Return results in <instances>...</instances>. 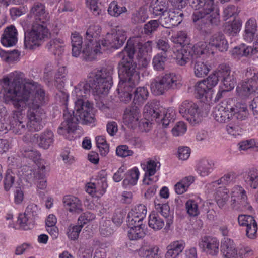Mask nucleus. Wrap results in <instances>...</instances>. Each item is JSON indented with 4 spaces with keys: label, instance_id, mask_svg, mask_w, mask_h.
Returning a JSON list of instances; mask_svg holds the SVG:
<instances>
[{
    "label": "nucleus",
    "instance_id": "nucleus-1",
    "mask_svg": "<svg viewBox=\"0 0 258 258\" xmlns=\"http://www.w3.org/2000/svg\"><path fill=\"white\" fill-rule=\"evenodd\" d=\"M9 87L16 101H24L28 107V118L42 120L45 113L41 106L45 103L46 97L39 84L34 82L23 84L17 79L11 82L9 79Z\"/></svg>",
    "mask_w": 258,
    "mask_h": 258
},
{
    "label": "nucleus",
    "instance_id": "nucleus-2",
    "mask_svg": "<svg viewBox=\"0 0 258 258\" xmlns=\"http://www.w3.org/2000/svg\"><path fill=\"white\" fill-rule=\"evenodd\" d=\"M113 71L111 67L93 70L88 74L87 81L81 82L75 87L73 95L77 99H85L91 90L98 95H107L112 86Z\"/></svg>",
    "mask_w": 258,
    "mask_h": 258
},
{
    "label": "nucleus",
    "instance_id": "nucleus-3",
    "mask_svg": "<svg viewBox=\"0 0 258 258\" xmlns=\"http://www.w3.org/2000/svg\"><path fill=\"white\" fill-rule=\"evenodd\" d=\"M0 94L3 96L4 101L6 104H12L16 109L13 111V116L9 126L16 134L20 135L26 131V123L24 121L26 105L24 101H16L9 87V78L6 77L0 82Z\"/></svg>",
    "mask_w": 258,
    "mask_h": 258
},
{
    "label": "nucleus",
    "instance_id": "nucleus-4",
    "mask_svg": "<svg viewBox=\"0 0 258 258\" xmlns=\"http://www.w3.org/2000/svg\"><path fill=\"white\" fill-rule=\"evenodd\" d=\"M195 5L196 9L194 12L192 19L194 23H197L200 29L206 31V29L210 25H218L220 22L219 14L217 10L214 12V0H196L192 2V6Z\"/></svg>",
    "mask_w": 258,
    "mask_h": 258
},
{
    "label": "nucleus",
    "instance_id": "nucleus-5",
    "mask_svg": "<svg viewBox=\"0 0 258 258\" xmlns=\"http://www.w3.org/2000/svg\"><path fill=\"white\" fill-rule=\"evenodd\" d=\"M101 31L99 25H90L86 32V40L83 49L84 59L87 61L95 59L96 55L102 53L101 41L98 40Z\"/></svg>",
    "mask_w": 258,
    "mask_h": 258
},
{
    "label": "nucleus",
    "instance_id": "nucleus-6",
    "mask_svg": "<svg viewBox=\"0 0 258 258\" xmlns=\"http://www.w3.org/2000/svg\"><path fill=\"white\" fill-rule=\"evenodd\" d=\"M181 84L178 76L173 73H166L156 77L151 83V90L156 96L163 95L168 91L180 88Z\"/></svg>",
    "mask_w": 258,
    "mask_h": 258
},
{
    "label": "nucleus",
    "instance_id": "nucleus-7",
    "mask_svg": "<svg viewBox=\"0 0 258 258\" xmlns=\"http://www.w3.org/2000/svg\"><path fill=\"white\" fill-rule=\"evenodd\" d=\"M209 48L205 42H199L195 45L184 44L181 49L175 53V59L176 63L181 66H184L190 58L192 59L200 55L207 54Z\"/></svg>",
    "mask_w": 258,
    "mask_h": 258
},
{
    "label": "nucleus",
    "instance_id": "nucleus-8",
    "mask_svg": "<svg viewBox=\"0 0 258 258\" xmlns=\"http://www.w3.org/2000/svg\"><path fill=\"white\" fill-rule=\"evenodd\" d=\"M50 35L46 25L34 23L30 30L25 32L24 45L26 48L32 49L40 45V43Z\"/></svg>",
    "mask_w": 258,
    "mask_h": 258
},
{
    "label": "nucleus",
    "instance_id": "nucleus-9",
    "mask_svg": "<svg viewBox=\"0 0 258 258\" xmlns=\"http://www.w3.org/2000/svg\"><path fill=\"white\" fill-rule=\"evenodd\" d=\"M119 56L122 57L118 65L119 82L136 84L139 79L138 72L136 71V62L134 61V59H130L127 56L126 57V54L122 52Z\"/></svg>",
    "mask_w": 258,
    "mask_h": 258
},
{
    "label": "nucleus",
    "instance_id": "nucleus-10",
    "mask_svg": "<svg viewBox=\"0 0 258 258\" xmlns=\"http://www.w3.org/2000/svg\"><path fill=\"white\" fill-rule=\"evenodd\" d=\"M144 113L146 117H151L152 118L160 119L162 125L166 128L173 122L174 115L170 113V110H166L160 105L159 101L153 100L148 103L144 106Z\"/></svg>",
    "mask_w": 258,
    "mask_h": 258
},
{
    "label": "nucleus",
    "instance_id": "nucleus-11",
    "mask_svg": "<svg viewBox=\"0 0 258 258\" xmlns=\"http://www.w3.org/2000/svg\"><path fill=\"white\" fill-rule=\"evenodd\" d=\"M93 104L85 99H77L75 102L74 109L72 111V118L78 119V123L90 124L95 121L93 112Z\"/></svg>",
    "mask_w": 258,
    "mask_h": 258
},
{
    "label": "nucleus",
    "instance_id": "nucleus-12",
    "mask_svg": "<svg viewBox=\"0 0 258 258\" xmlns=\"http://www.w3.org/2000/svg\"><path fill=\"white\" fill-rule=\"evenodd\" d=\"M123 121L124 124L128 128L135 130L138 127L142 130L145 125H148V122L142 120L141 113L139 105L132 103L128 106L124 110L123 113Z\"/></svg>",
    "mask_w": 258,
    "mask_h": 258
},
{
    "label": "nucleus",
    "instance_id": "nucleus-13",
    "mask_svg": "<svg viewBox=\"0 0 258 258\" xmlns=\"http://www.w3.org/2000/svg\"><path fill=\"white\" fill-rule=\"evenodd\" d=\"M215 77L212 78L211 74L206 79L198 82L195 85V94L196 98L201 99L203 102L211 100L213 88L216 85Z\"/></svg>",
    "mask_w": 258,
    "mask_h": 258
},
{
    "label": "nucleus",
    "instance_id": "nucleus-14",
    "mask_svg": "<svg viewBox=\"0 0 258 258\" xmlns=\"http://www.w3.org/2000/svg\"><path fill=\"white\" fill-rule=\"evenodd\" d=\"M125 31L119 26L112 29L107 33L106 39L101 40V49L105 50L108 47L118 49L121 47L126 40Z\"/></svg>",
    "mask_w": 258,
    "mask_h": 258
},
{
    "label": "nucleus",
    "instance_id": "nucleus-15",
    "mask_svg": "<svg viewBox=\"0 0 258 258\" xmlns=\"http://www.w3.org/2000/svg\"><path fill=\"white\" fill-rule=\"evenodd\" d=\"M212 78L215 77L216 85L221 80L225 87L226 91L232 90L236 85V80L233 73H232L230 67L225 64L219 66L217 70L211 74Z\"/></svg>",
    "mask_w": 258,
    "mask_h": 258
},
{
    "label": "nucleus",
    "instance_id": "nucleus-16",
    "mask_svg": "<svg viewBox=\"0 0 258 258\" xmlns=\"http://www.w3.org/2000/svg\"><path fill=\"white\" fill-rule=\"evenodd\" d=\"M179 111L182 117L191 124H197L201 120L199 106L192 101L183 102L179 106Z\"/></svg>",
    "mask_w": 258,
    "mask_h": 258
},
{
    "label": "nucleus",
    "instance_id": "nucleus-17",
    "mask_svg": "<svg viewBox=\"0 0 258 258\" xmlns=\"http://www.w3.org/2000/svg\"><path fill=\"white\" fill-rule=\"evenodd\" d=\"M234 108L230 105L227 101H224L217 105L212 112L213 117L218 122L227 123L232 119V111Z\"/></svg>",
    "mask_w": 258,
    "mask_h": 258
},
{
    "label": "nucleus",
    "instance_id": "nucleus-18",
    "mask_svg": "<svg viewBox=\"0 0 258 258\" xmlns=\"http://www.w3.org/2000/svg\"><path fill=\"white\" fill-rule=\"evenodd\" d=\"M64 121L58 128L57 132L59 135H63L66 139L72 140L73 136L70 135L74 132L77 128L78 119L72 118V115L68 111H64Z\"/></svg>",
    "mask_w": 258,
    "mask_h": 258
},
{
    "label": "nucleus",
    "instance_id": "nucleus-19",
    "mask_svg": "<svg viewBox=\"0 0 258 258\" xmlns=\"http://www.w3.org/2000/svg\"><path fill=\"white\" fill-rule=\"evenodd\" d=\"M247 199L244 189L239 186H236L231 192V206L232 208L242 207L244 210L251 211L252 208L247 202Z\"/></svg>",
    "mask_w": 258,
    "mask_h": 258
},
{
    "label": "nucleus",
    "instance_id": "nucleus-20",
    "mask_svg": "<svg viewBox=\"0 0 258 258\" xmlns=\"http://www.w3.org/2000/svg\"><path fill=\"white\" fill-rule=\"evenodd\" d=\"M142 42L136 39H129L126 46L122 53L126 54V56L130 59H134V56L136 55L137 58L143 57L148 53L146 50L143 49Z\"/></svg>",
    "mask_w": 258,
    "mask_h": 258
},
{
    "label": "nucleus",
    "instance_id": "nucleus-21",
    "mask_svg": "<svg viewBox=\"0 0 258 258\" xmlns=\"http://www.w3.org/2000/svg\"><path fill=\"white\" fill-rule=\"evenodd\" d=\"M30 14L34 17V23L45 24L49 21L48 13L45 10V6L40 2H35L31 7Z\"/></svg>",
    "mask_w": 258,
    "mask_h": 258
},
{
    "label": "nucleus",
    "instance_id": "nucleus-22",
    "mask_svg": "<svg viewBox=\"0 0 258 258\" xmlns=\"http://www.w3.org/2000/svg\"><path fill=\"white\" fill-rule=\"evenodd\" d=\"M199 244L207 254L216 256L219 252V242L216 238L204 236L199 242Z\"/></svg>",
    "mask_w": 258,
    "mask_h": 258
},
{
    "label": "nucleus",
    "instance_id": "nucleus-23",
    "mask_svg": "<svg viewBox=\"0 0 258 258\" xmlns=\"http://www.w3.org/2000/svg\"><path fill=\"white\" fill-rule=\"evenodd\" d=\"M17 30L14 25L7 27L1 37L2 44L6 47L15 45L17 42Z\"/></svg>",
    "mask_w": 258,
    "mask_h": 258
},
{
    "label": "nucleus",
    "instance_id": "nucleus-24",
    "mask_svg": "<svg viewBox=\"0 0 258 258\" xmlns=\"http://www.w3.org/2000/svg\"><path fill=\"white\" fill-rule=\"evenodd\" d=\"M135 84L127 82H119L117 91L118 97L121 102L126 103L131 101Z\"/></svg>",
    "mask_w": 258,
    "mask_h": 258
},
{
    "label": "nucleus",
    "instance_id": "nucleus-25",
    "mask_svg": "<svg viewBox=\"0 0 258 258\" xmlns=\"http://www.w3.org/2000/svg\"><path fill=\"white\" fill-rule=\"evenodd\" d=\"M191 64L194 68L195 76L199 78L206 76L211 70V66L201 57H197L192 59Z\"/></svg>",
    "mask_w": 258,
    "mask_h": 258
},
{
    "label": "nucleus",
    "instance_id": "nucleus-26",
    "mask_svg": "<svg viewBox=\"0 0 258 258\" xmlns=\"http://www.w3.org/2000/svg\"><path fill=\"white\" fill-rule=\"evenodd\" d=\"M209 44L220 52L228 50V43L224 35L220 32L213 34L209 39Z\"/></svg>",
    "mask_w": 258,
    "mask_h": 258
},
{
    "label": "nucleus",
    "instance_id": "nucleus-27",
    "mask_svg": "<svg viewBox=\"0 0 258 258\" xmlns=\"http://www.w3.org/2000/svg\"><path fill=\"white\" fill-rule=\"evenodd\" d=\"M63 203L70 212L80 213L83 211L82 203L77 197L67 195L63 197Z\"/></svg>",
    "mask_w": 258,
    "mask_h": 258
},
{
    "label": "nucleus",
    "instance_id": "nucleus-28",
    "mask_svg": "<svg viewBox=\"0 0 258 258\" xmlns=\"http://www.w3.org/2000/svg\"><path fill=\"white\" fill-rule=\"evenodd\" d=\"M146 212L145 206L142 205H139L135 209H132L127 215L128 226H134L136 222H138L141 220H144Z\"/></svg>",
    "mask_w": 258,
    "mask_h": 258
},
{
    "label": "nucleus",
    "instance_id": "nucleus-29",
    "mask_svg": "<svg viewBox=\"0 0 258 258\" xmlns=\"http://www.w3.org/2000/svg\"><path fill=\"white\" fill-rule=\"evenodd\" d=\"M185 247V243L182 240H177L171 242L167 246L165 258H176Z\"/></svg>",
    "mask_w": 258,
    "mask_h": 258
},
{
    "label": "nucleus",
    "instance_id": "nucleus-30",
    "mask_svg": "<svg viewBox=\"0 0 258 258\" xmlns=\"http://www.w3.org/2000/svg\"><path fill=\"white\" fill-rule=\"evenodd\" d=\"M243 179L246 184L253 189L258 188V168L252 167L243 173Z\"/></svg>",
    "mask_w": 258,
    "mask_h": 258
},
{
    "label": "nucleus",
    "instance_id": "nucleus-31",
    "mask_svg": "<svg viewBox=\"0 0 258 258\" xmlns=\"http://www.w3.org/2000/svg\"><path fill=\"white\" fill-rule=\"evenodd\" d=\"M257 89V86L254 84L252 80L248 79L243 81L240 86L237 87V92L239 96L246 97L254 93Z\"/></svg>",
    "mask_w": 258,
    "mask_h": 258
},
{
    "label": "nucleus",
    "instance_id": "nucleus-32",
    "mask_svg": "<svg viewBox=\"0 0 258 258\" xmlns=\"http://www.w3.org/2000/svg\"><path fill=\"white\" fill-rule=\"evenodd\" d=\"M221 252L224 258H238V253L233 241L230 239H226L221 245Z\"/></svg>",
    "mask_w": 258,
    "mask_h": 258
},
{
    "label": "nucleus",
    "instance_id": "nucleus-33",
    "mask_svg": "<svg viewBox=\"0 0 258 258\" xmlns=\"http://www.w3.org/2000/svg\"><path fill=\"white\" fill-rule=\"evenodd\" d=\"M257 25L254 18H250L245 23L244 34V39L248 42H252L255 36Z\"/></svg>",
    "mask_w": 258,
    "mask_h": 258
},
{
    "label": "nucleus",
    "instance_id": "nucleus-34",
    "mask_svg": "<svg viewBox=\"0 0 258 258\" xmlns=\"http://www.w3.org/2000/svg\"><path fill=\"white\" fill-rule=\"evenodd\" d=\"M71 44L72 56L77 57L79 56L81 51L83 52V49L85 47L82 46L83 39L79 33L75 32L72 34Z\"/></svg>",
    "mask_w": 258,
    "mask_h": 258
},
{
    "label": "nucleus",
    "instance_id": "nucleus-35",
    "mask_svg": "<svg viewBox=\"0 0 258 258\" xmlns=\"http://www.w3.org/2000/svg\"><path fill=\"white\" fill-rule=\"evenodd\" d=\"M64 47V41L60 38L51 40L46 45L49 51L55 55H60L63 52Z\"/></svg>",
    "mask_w": 258,
    "mask_h": 258
},
{
    "label": "nucleus",
    "instance_id": "nucleus-36",
    "mask_svg": "<svg viewBox=\"0 0 258 258\" xmlns=\"http://www.w3.org/2000/svg\"><path fill=\"white\" fill-rule=\"evenodd\" d=\"M133 103L140 105L147 99L149 95L148 89L145 87H139L133 90Z\"/></svg>",
    "mask_w": 258,
    "mask_h": 258
},
{
    "label": "nucleus",
    "instance_id": "nucleus-37",
    "mask_svg": "<svg viewBox=\"0 0 258 258\" xmlns=\"http://www.w3.org/2000/svg\"><path fill=\"white\" fill-rule=\"evenodd\" d=\"M38 145L44 149H47L54 142V135L51 130H46L38 139Z\"/></svg>",
    "mask_w": 258,
    "mask_h": 258
},
{
    "label": "nucleus",
    "instance_id": "nucleus-38",
    "mask_svg": "<svg viewBox=\"0 0 258 258\" xmlns=\"http://www.w3.org/2000/svg\"><path fill=\"white\" fill-rule=\"evenodd\" d=\"M139 172L137 168H134L128 171L125 174L123 181V185L125 187L133 186L137 184L139 178Z\"/></svg>",
    "mask_w": 258,
    "mask_h": 258
},
{
    "label": "nucleus",
    "instance_id": "nucleus-39",
    "mask_svg": "<svg viewBox=\"0 0 258 258\" xmlns=\"http://www.w3.org/2000/svg\"><path fill=\"white\" fill-rule=\"evenodd\" d=\"M228 192L229 190L224 187H219L216 188L215 199L219 208L223 207L228 201L229 197Z\"/></svg>",
    "mask_w": 258,
    "mask_h": 258
},
{
    "label": "nucleus",
    "instance_id": "nucleus-40",
    "mask_svg": "<svg viewBox=\"0 0 258 258\" xmlns=\"http://www.w3.org/2000/svg\"><path fill=\"white\" fill-rule=\"evenodd\" d=\"M168 60L167 55L165 53H157L153 58L152 65L154 70L157 71H163Z\"/></svg>",
    "mask_w": 258,
    "mask_h": 258
},
{
    "label": "nucleus",
    "instance_id": "nucleus-41",
    "mask_svg": "<svg viewBox=\"0 0 258 258\" xmlns=\"http://www.w3.org/2000/svg\"><path fill=\"white\" fill-rule=\"evenodd\" d=\"M148 16L146 11L143 8H140L132 14L131 21L134 24H139L144 23L148 19Z\"/></svg>",
    "mask_w": 258,
    "mask_h": 258
},
{
    "label": "nucleus",
    "instance_id": "nucleus-42",
    "mask_svg": "<svg viewBox=\"0 0 258 258\" xmlns=\"http://www.w3.org/2000/svg\"><path fill=\"white\" fill-rule=\"evenodd\" d=\"M155 208L166 219L167 226H170L173 222V215L170 212L169 206L166 204H156L155 202Z\"/></svg>",
    "mask_w": 258,
    "mask_h": 258
},
{
    "label": "nucleus",
    "instance_id": "nucleus-43",
    "mask_svg": "<svg viewBox=\"0 0 258 258\" xmlns=\"http://www.w3.org/2000/svg\"><path fill=\"white\" fill-rule=\"evenodd\" d=\"M148 224L150 228L154 230L161 229L164 225V221L158 213L152 212L149 217Z\"/></svg>",
    "mask_w": 258,
    "mask_h": 258
},
{
    "label": "nucleus",
    "instance_id": "nucleus-44",
    "mask_svg": "<svg viewBox=\"0 0 258 258\" xmlns=\"http://www.w3.org/2000/svg\"><path fill=\"white\" fill-rule=\"evenodd\" d=\"M21 153L24 157L29 158L35 163L37 162V164L40 163L39 161L40 153L33 147L24 146L21 150Z\"/></svg>",
    "mask_w": 258,
    "mask_h": 258
},
{
    "label": "nucleus",
    "instance_id": "nucleus-45",
    "mask_svg": "<svg viewBox=\"0 0 258 258\" xmlns=\"http://www.w3.org/2000/svg\"><path fill=\"white\" fill-rule=\"evenodd\" d=\"M146 226L130 228L128 231V237L131 240H137L143 238L146 234Z\"/></svg>",
    "mask_w": 258,
    "mask_h": 258
},
{
    "label": "nucleus",
    "instance_id": "nucleus-46",
    "mask_svg": "<svg viewBox=\"0 0 258 258\" xmlns=\"http://www.w3.org/2000/svg\"><path fill=\"white\" fill-rule=\"evenodd\" d=\"M17 222L20 228L25 230L32 229L35 224V221L24 213L19 214Z\"/></svg>",
    "mask_w": 258,
    "mask_h": 258
},
{
    "label": "nucleus",
    "instance_id": "nucleus-47",
    "mask_svg": "<svg viewBox=\"0 0 258 258\" xmlns=\"http://www.w3.org/2000/svg\"><path fill=\"white\" fill-rule=\"evenodd\" d=\"M184 8H174L171 9V16L173 20V27L178 26L183 20L184 14L182 11Z\"/></svg>",
    "mask_w": 258,
    "mask_h": 258
},
{
    "label": "nucleus",
    "instance_id": "nucleus-48",
    "mask_svg": "<svg viewBox=\"0 0 258 258\" xmlns=\"http://www.w3.org/2000/svg\"><path fill=\"white\" fill-rule=\"evenodd\" d=\"M171 9H166L165 11L161 13V14L159 16V21H160V24L163 27L166 28H173V20L171 16Z\"/></svg>",
    "mask_w": 258,
    "mask_h": 258
},
{
    "label": "nucleus",
    "instance_id": "nucleus-49",
    "mask_svg": "<svg viewBox=\"0 0 258 258\" xmlns=\"http://www.w3.org/2000/svg\"><path fill=\"white\" fill-rule=\"evenodd\" d=\"M232 114L233 117L231 120L232 122L236 120H244L246 119L248 114L247 107L244 105H242L239 108L236 106L234 108V111H232Z\"/></svg>",
    "mask_w": 258,
    "mask_h": 258
},
{
    "label": "nucleus",
    "instance_id": "nucleus-50",
    "mask_svg": "<svg viewBox=\"0 0 258 258\" xmlns=\"http://www.w3.org/2000/svg\"><path fill=\"white\" fill-rule=\"evenodd\" d=\"M126 11L127 9L125 7L119 6L115 1H113L110 4L108 9L109 14L115 17H118L122 13Z\"/></svg>",
    "mask_w": 258,
    "mask_h": 258
},
{
    "label": "nucleus",
    "instance_id": "nucleus-51",
    "mask_svg": "<svg viewBox=\"0 0 258 258\" xmlns=\"http://www.w3.org/2000/svg\"><path fill=\"white\" fill-rule=\"evenodd\" d=\"M241 24L240 20L234 19L231 23L228 24L225 26V32L229 35L234 36L239 32Z\"/></svg>",
    "mask_w": 258,
    "mask_h": 258
},
{
    "label": "nucleus",
    "instance_id": "nucleus-52",
    "mask_svg": "<svg viewBox=\"0 0 258 258\" xmlns=\"http://www.w3.org/2000/svg\"><path fill=\"white\" fill-rule=\"evenodd\" d=\"M213 164L209 162L207 160H201L198 165V170L200 174L202 176H207L212 168V165Z\"/></svg>",
    "mask_w": 258,
    "mask_h": 258
},
{
    "label": "nucleus",
    "instance_id": "nucleus-53",
    "mask_svg": "<svg viewBox=\"0 0 258 258\" xmlns=\"http://www.w3.org/2000/svg\"><path fill=\"white\" fill-rule=\"evenodd\" d=\"M67 75V69L65 67H61L58 68L55 75V85L59 88L61 89L64 87V80H61V79H64Z\"/></svg>",
    "mask_w": 258,
    "mask_h": 258
},
{
    "label": "nucleus",
    "instance_id": "nucleus-54",
    "mask_svg": "<svg viewBox=\"0 0 258 258\" xmlns=\"http://www.w3.org/2000/svg\"><path fill=\"white\" fill-rule=\"evenodd\" d=\"M96 141L100 154L105 156L109 152V146L105 138L103 136H98L96 137Z\"/></svg>",
    "mask_w": 258,
    "mask_h": 258
},
{
    "label": "nucleus",
    "instance_id": "nucleus-55",
    "mask_svg": "<svg viewBox=\"0 0 258 258\" xmlns=\"http://www.w3.org/2000/svg\"><path fill=\"white\" fill-rule=\"evenodd\" d=\"M160 21L158 20H153L149 21L144 25V31L147 35L151 34L157 30L160 25Z\"/></svg>",
    "mask_w": 258,
    "mask_h": 258
},
{
    "label": "nucleus",
    "instance_id": "nucleus-56",
    "mask_svg": "<svg viewBox=\"0 0 258 258\" xmlns=\"http://www.w3.org/2000/svg\"><path fill=\"white\" fill-rule=\"evenodd\" d=\"M185 206L187 213L190 216L195 217L199 214L198 206L196 201L189 200L187 201Z\"/></svg>",
    "mask_w": 258,
    "mask_h": 258
},
{
    "label": "nucleus",
    "instance_id": "nucleus-57",
    "mask_svg": "<svg viewBox=\"0 0 258 258\" xmlns=\"http://www.w3.org/2000/svg\"><path fill=\"white\" fill-rule=\"evenodd\" d=\"M82 225H70L68 227L67 235L71 240H75L77 239L79 233L82 228Z\"/></svg>",
    "mask_w": 258,
    "mask_h": 258
},
{
    "label": "nucleus",
    "instance_id": "nucleus-58",
    "mask_svg": "<svg viewBox=\"0 0 258 258\" xmlns=\"http://www.w3.org/2000/svg\"><path fill=\"white\" fill-rule=\"evenodd\" d=\"M160 166V163L159 162H156L150 160L147 162L145 173H147L149 176H153L155 174L157 170L159 169Z\"/></svg>",
    "mask_w": 258,
    "mask_h": 258
},
{
    "label": "nucleus",
    "instance_id": "nucleus-59",
    "mask_svg": "<svg viewBox=\"0 0 258 258\" xmlns=\"http://www.w3.org/2000/svg\"><path fill=\"white\" fill-rule=\"evenodd\" d=\"M27 127L30 131H39L43 127L42 120H35L34 118H28Z\"/></svg>",
    "mask_w": 258,
    "mask_h": 258
},
{
    "label": "nucleus",
    "instance_id": "nucleus-60",
    "mask_svg": "<svg viewBox=\"0 0 258 258\" xmlns=\"http://www.w3.org/2000/svg\"><path fill=\"white\" fill-rule=\"evenodd\" d=\"M239 145V149L241 150H246L252 148L254 151H258V144L253 139L241 141Z\"/></svg>",
    "mask_w": 258,
    "mask_h": 258
},
{
    "label": "nucleus",
    "instance_id": "nucleus-61",
    "mask_svg": "<svg viewBox=\"0 0 258 258\" xmlns=\"http://www.w3.org/2000/svg\"><path fill=\"white\" fill-rule=\"evenodd\" d=\"M15 173L11 169H8L6 173L4 179V188L6 191H8L15 180Z\"/></svg>",
    "mask_w": 258,
    "mask_h": 258
},
{
    "label": "nucleus",
    "instance_id": "nucleus-62",
    "mask_svg": "<svg viewBox=\"0 0 258 258\" xmlns=\"http://www.w3.org/2000/svg\"><path fill=\"white\" fill-rule=\"evenodd\" d=\"M125 215L126 212L123 209H116L112 217L113 222L117 226L120 225L123 222Z\"/></svg>",
    "mask_w": 258,
    "mask_h": 258
},
{
    "label": "nucleus",
    "instance_id": "nucleus-63",
    "mask_svg": "<svg viewBox=\"0 0 258 258\" xmlns=\"http://www.w3.org/2000/svg\"><path fill=\"white\" fill-rule=\"evenodd\" d=\"M238 221L240 225L246 227H248L253 224L254 222H256L253 216L246 215H239L238 217Z\"/></svg>",
    "mask_w": 258,
    "mask_h": 258
},
{
    "label": "nucleus",
    "instance_id": "nucleus-64",
    "mask_svg": "<svg viewBox=\"0 0 258 258\" xmlns=\"http://www.w3.org/2000/svg\"><path fill=\"white\" fill-rule=\"evenodd\" d=\"M38 208L35 204H30L26 208L24 214L30 217L35 221L36 217H37Z\"/></svg>",
    "mask_w": 258,
    "mask_h": 258
}]
</instances>
